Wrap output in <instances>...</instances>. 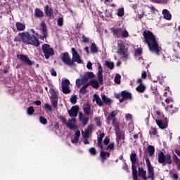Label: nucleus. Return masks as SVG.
Masks as SVG:
<instances>
[{
  "mask_svg": "<svg viewBox=\"0 0 180 180\" xmlns=\"http://www.w3.org/2000/svg\"><path fill=\"white\" fill-rule=\"evenodd\" d=\"M143 43H146L148 45L149 51L151 53H155L158 56L160 54V45L157 41V38L153 33L146 30L143 32Z\"/></svg>",
  "mask_w": 180,
  "mask_h": 180,
  "instance_id": "f257e3e1",
  "label": "nucleus"
},
{
  "mask_svg": "<svg viewBox=\"0 0 180 180\" xmlns=\"http://www.w3.org/2000/svg\"><path fill=\"white\" fill-rule=\"evenodd\" d=\"M14 41H22L25 44H31V46H34L35 47L40 46V40L34 35L30 34L29 32L18 33V35L15 37Z\"/></svg>",
  "mask_w": 180,
  "mask_h": 180,
  "instance_id": "f03ea898",
  "label": "nucleus"
},
{
  "mask_svg": "<svg viewBox=\"0 0 180 180\" xmlns=\"http://www.w3.org/2000/svg\"><path fill=\"white\" fill-rule=\"evenodd\" d=\"M146 167L148 169V176H147V171L144 170L143 167H141L138 168L137 176H140L143 180L151 179L154 180L155 173H154V167L151 165V162H150V159L148 158H146Z\"/></svg>",
  "mask_w": 180,
  "mask_h": 180,
  "instance_id": "7ed1b4c3",
  "label": "nucleus"
},
{
  "mask_svg": "<svg viewBox=\"0 0 180 180\" xmlns=\"http://www.w3.org/2000/svg\"><path fill=\"white\" fill-rule=\"evenodd\" d=\"M158 162L159 164H162V165H171L172 164V156L170 154H164V152L160 151L158 154Z\"/></svg>",
  "mask_w": 180,
  "mask_h": 180,
  "instance_id": "20e7f679",
  "label": "nucleus"
},
{
  "mask_svg": "<svg viewBox=\"0 0 180 180\" xmlns=\"http://www.w3.org/2000/svg\"><path fill=\"white\" fill-rule=\"evenodd\" d=\"M130 161L131 162V169H132V176L134 180H139V176H137V154L136 153H132L130 155Z\"/></svg>",
  "mask_w": 180,
  "mask_h": 180,
  "instance_id": "39448f33",
  "label": "nucleus"
},
{
  "mask_svg": "<svg viewBox=\"0 0 180 180\" xmlns=\"http://www.w3.org/2000/svg\"><path fill=\"white\" fill-rule=\"evenodd\" d=\"M41 50L46 60H49L50 57H53V56L56 54V53H54V49H53V48H51V46L49 44H44V45H42Z\"/></svg>",
  "mask_w": 180,
  "mask_h": 180,
  "instance_id": "423d86ee",
  "label": "nucleus"
},
{
  "mask_svg": "<svg viewBox=\"0 0 180 180\" xmlns=\"http://www.w3.org/2000/svg\"><path fill=\"white\" fill-rule=\"evenodd\" d=\"M72 67H77V64H75V63H77V64H82V63H84V61L81 60V56L78 54L75 48H72Z\"/></svg>",
  "mask_w": 180,
  "mask_h": 180,
  "instance_id": "0eeeda50",
  "label": "nucleus"
},
{
  "mask_svg": "<svg viewBox=\"0 0 180 180\" xmlns=\"http://www.w3.org/2000/svg\"><path fill=\"white\" fill-rule=\"evenodd\" d=\"M49 93L51 94L50 99L51 103L53 108L57 109L58 105V95H57V91H56L54 89H50Z\"/></svg>",
  "mask_w": 180,
  "mask_h": 180,
  "instance_id": "6e6552de",
  "label": "nucleus"
},
{
  "mask_svg": "<svg viewBox=\"0 0 180 180\" xmlns=\"http://www.w3.org/2000/svg\"><path fill=\"white\" fill-rule=\"evenodd\" d=\"M18 60L22 61V64H26L27 65L32 66L34 64V62L32 61L27 55L18 54L17 55Z\"/></svg>",
  "mask_w": 180,
  "mask_h": 180,
  "instance_id": "1a4fd4ad",
  "label": "nucleus"
},
{
  "mask_svg": "<svg viewBox=\"0 0 180 180\" xmlns=\"http://www.w3.org/2000/svg\"><path fill=\"white\" fill-rule=\"evenodd\" d=\"M61 60L68 67H72V59L68 52H64L62 53Z\"/></svg>",
  "mask_w": 180,
  "mask_h": 180,
  "instance_id": "9d476101",
  "label": "nucleus"
},
{
  "mask_svg": "<svg viewBox=\"0 0 180 180\" xmlns=\"http://www.w3.org/2000/svg\"><path fill=\"white\" fill-rule=\"evenodd\" d=\"M62 92L65 94H68L71 92L70 89V80L65 79L62 81Z\"/></svg>",
  "mask_w": 180,
  "mask_h": 180,
  "instance_id": "9b49d317",
  "label": "nucleus"
},
{
  "mask_svg": "<svg viewBox=\"0 0 180 180\" xmlns=\"http://www.w3.org/2000/svg\"><path fill=\"white\" fill-rule=\"evenodd\" d=\"M78 112H79V106L78 105H74L70 110H68L70 117H77L78 116Z\"/></svg>",
  "mask_w": 180,
  "mask_h": 180,
  "instance_id": "f8f14e48",
  "label": "nucleus"
},
{
  "mask_svg": "<svg viewBox=\"0 0 180 180\" xmlns=\"http://www.w3.org/2000/svg\"><path fill=\"white\" fill-rule=\"evenodd\" d=\"M44 11L46 16L48 17V19H53V18H54L53 8L50 7L49 5H46L44 7Z\"/></svg>",
  "mask_w": 180,
  "mask_h": 180,
  "instance_id": "ddd939ff",
  "label": "nucleus"
},
{
  "mask_svg": "<svg viewBox=\"0 0 180 180\" xmlns=\"http://www.w3.org/2000/svg\"><path fill=\"white\" fill-rule=\"evenodd\" d=\"M122 98L120 99V103H123L126 99H129V101H131L133 99V97L131 96V93L124 90L122 91Z\"/></svg>",
  "mask_w": 180,
  "mask_h": 180,
  "instance_id": "4468645a",
  "label": "nucleus"
},
{
  "mask_svg": "<svg viewBox=\"0 0 180 180\" xmlns=\"http://www.w3.org/2000/svg\"><path fill=\"white\" fill-rule=\"evenodd\" d=\"M73 123H77V118L69 119L68 122H66L65 124H66L70 130H77L78 126Z\"/></svg>",
  "mask_w": 180,
  "mask_h": 180,
  "instance_id": "2eb2a0df",
  "label": "nucleus"
},
{
  "mask_svg": "<svg viewBox=\"0 0 180 180\" xmlns=\"http://www.w3.org/2000/svg\"><path fill=\"white\" fill-rule=\"evenodd\" d=\"M98 72L97 74L98 78V82L100 85H103V69H102V65L98 63Z\"/></svg>",
  "mask_w": 180,
  "mask_h": 180,
  "instance_id": "dca6fc26",
  "label": "nucleus"
},
{
  "mask_svg": "<svg viewBox=\"0 0 180 180\" xmlns=\"http://www.w3.org/2000/svg\"><path fill=\"white\" fill-rule=\"evenodd\" d=\"M92 78H95V75L92 72H87L84 75L82 79V84H86L89 79H92Z\"/></svg>",
  "mask_w": 180,
  "mask_h": 180,
  "instance_id": "f3484780",
  "label": "nucleus"
},
{
  "mask_svg": "<svg viewBox=\"0 0 180 180\" xmlns=\"http://www.w3.org/2000/svg\"><path fill=\"white\" fill-rule=\"evenodd\" d=\"M79 120L82 122V124L84 127L88 124V122H89V117H86L84 113L79 112Z\"/></svg>",
  "mask_w": 180,
  "mask_h": 180,
  "instance_id": "a211bd4d",
  "label": "nucleus"
},
{
  "mask_svg": "<svg viewBox=\"0 0 180 180\" xmlns=\"http://www.w3.org/2000/svg\"><path fill=\"white\" fill-rule=\"evenodd\" d=\"M104 137H105V133H101L97 137V147H98L100 150H103V144L102 143L103 141Z\"/></svg>",
  "mask_w": 180,
  "mask_h": 180,
  "instance_id": "6ab92c4d",
  "label": "nucleus"
},
{
  "mask_svg": "<svg viewBox=\"0 0 180 180\" xmlns=\"http://www.w3.org/2000/svg\"><path fill=\"white\" fill-rule=\"evenodd\" d=\"M115 134L117 136V141L119 143L120 140H124V132L120 131V129L115 130Z\"/></svg>",
  "mask_w": 180,
  "mask_h": 180,
  "instance_id": "aec40b11",
  "label": "nucleus"
},
{
  "mask_svg": "<svg viewBox=\"0 0 180 180\" xmlns=\"http://www.w3.org/2000/svg\"><path fill=\"white\" fill-rule=\"evenodd\" d=\"M34 16L37 19H41L42 18H44V13L40 8H36L34 9Z\"/></svg>",
  "mask_w": 180,
  "mask_h": 180,
  "instance_id": "412c9836",
  "label": "nucleus"
},
{
  "mask_svg": "<svg viewBox=\"0 0 180 180\" xmlns=\"http://www.w3.org/2000/svg\"><path fill=\"white\" fill-rule=\"evenodd\" d=\"M91 130H92V127L91 125H89L87 128L84 130V131H82V134L84 140H88V139H89V131H91Z\"/></svg>",
  "mask_w": 180,
  "mask_h": 180,
  "instance_id": "4be33fe9",
  "label": "nucleus"
},
{
  "mask_svg": "<svg viewBox=\"0 0 180 180\" xmlns=\"http://www.w3.org/2000/svg\"><path fill=\"white\" fill-rule=\"evenodd\" d=\"M41 30L43 34L42 39H47V26L46 25V22H42L41 23Z\"/></svg>",
  "mask_w": 180,
  "mask_h": 180,
  "instance_id": "5701e85b",
  "label": "nucleus"
},
{
  "mask_svg": "<svg viewBox=\"0 0 180 180\" xmlns=\"http://www.w3.org/2000/svg\"><path fill=\"white\" fill-rule=\"evenodd\" d=\"M155 122L158 127H160V129L162 130H164V129H167L168 127V122H163L160 120H156Z\"/></svg>",
  "mask_w": 180,
  "mask_h": 180,
  "instance_id": "b1692460",
  "label": "nucleus"
},
{
  "mask_svg": "<svg viewBox=\"0 0 180 180\" xmlns=\"http://www.w3.org/2000/svg\"><path fill=\"white\" fill-rule=\"evenodd\" d=\"M83 110L86 116H89L91 115V105L89 103H84Z\"/></svg>",
  "mask_w": 180,
  "mask_h": 180,
  "instance_id": "393cba45",
  "label": "nucleus"
},
{
  "mask_svg": "<svg viewBox=\"0 0 180 180\" xmlns=\"http://www.w3.org/2000/svg\"><path fill=\"white\" fill-rule=\"evenodd\" d=\"M117 115V112L115 110L112 111L110 115L107 117V123L108 124H110V120H113L114 119H116V116Z\"/></svg>",
  "mask_w": 180,
  "mask_h": 180,
  "instance_id": "a878e982",
  "label": "nucleus"
},
{
  "mask_svg": "<svg viewBox=\"0 0 180 180\" xmlns=\"http://www.w3.org/2000/svg\"><path fill=\"white\" fill-rule=\"evenodd\" d=\"M87 85H89V86H92L96 89H98V88H99V82H98V80L96 79H91L89 83H87Z\"/></svg>",
  "mask_w": 180,
  "mask_h": 180,
  "instance_id": "bb28decb",
  "label": "nucleus"
},
{
  "mask_svg": "<svg viewBox=\"0 0 180 180\" xmlns=\"http://www.w3.org/2000/svg\"><path fill=\"white\" fill-rule=\"evenodd\" d=\"M96 101V103L98 105V106L102 107L103 105V101L101 99V97L96 94L94 95V100Z\"/></svg>",
  "mask_w": 180,
  "mask_h": 180,
  "instance_id": "cd10ccee",
  "label": "nucleus"
},
{
  "mask_svg": "<svg viewBox=\"0 0 180 180\" xmlns=\"http://www.w3.org/2000/svg\"><path fill=\"white\" fill-rule=\"evenodd\" d=\"M162 15H164V18L166 19V20H171L172 18L171 13H169V11L167 9L162 10Z\"/></svg>",
  "mask_w": 180,
  "mask_h": 180,
  "instance_id": "c85d7f7f",
  "label": "nucleus"
},
{
  "mask_svg": "<svg viewBox=\"0 0 180 180\" xmlns=\"http://www.w3.org/2000/svg\"><path fill=\"white\" fill-rule=\"evenodd\" d=\"M15 26H16L18 32H23V30H25V29H26V25H25V24L20 22H17L15 23Z\"/></svg>",
  "mask_w": 180,
  "mask_h": 180,
  "instance_id": "c756f323",
  "label": "nucleus"
},
{
  "mask_svg": "<svg viewBox=\"0 0 180 180\" xmlns=\"http://www.w3.org/2000/svg\"><path fill=\"white\" fill-rule=\"evenodd\" d=\"M103 103H105V105H110L112 103V99L106 97V95L103 94L101 95Z\"/></svg>",
  "mask_w": 180,
  "mask_h": 180,
  "instance_id": "7c9ffc66",
  "label": "nucleus"
},
{
  "mask_svg": "<svg viewBox=\"0 0 180 180\" xmlns=\"http://www.w3.org/2000/svg\"><path fill=\"white\" fill-rule=\"evenodd\" d=\"M173 161L176 164L178 170L180 171V159L175 154L173 155Z\"/></svg>",
  "mask_w": 180,
  "mask_h": 180,
  "instance_id": "2f4dec72",
  "label": "nucleus"
},
{
  "mask_svg": "<svg viewBox=\"0 0 180 180\" xmlns=\"http://www.w3.org/2000/svg\"><path fill=\"white\" fill-rule=\"evenodd\" d=\"M112 34L114 36H119V34H122V32L123 30L122 28H112L111 29Z\"/></svg>",
  "mask_w": 180,
  "mask_h": 180,
  "instance_id": "473e14b6",
  "label": "nucleus"
},
{
  "mask_svg": "<svg viewBox=\"0 0 180 180\" xmlns=\"http://www.w3.org/2000/svg\"><path fill=\"white\" fill-rule=\"evenodd\" d=\"M148 153L149 154V157H153V155H154V153H155V148L151 145H149L148 146Z\"/></svg>",
  "mask_w": 180,
  "mask_h": 180,
  "instance_id": "72a5a7b5",
  "label": "nucleus"
},
{
  "mask_svg": "<svg viewBox=\"0 0 180 180\" xmlns=\"http://www.w3.org/2000/svg\"><path fill=\"white\" fill-rule=\"evenodd\" d=\"M136 91H137V92L143 94V92L146 91V86H144V84H141L136 88Z\"/></svg>",
  "mask_w": 180,
  "mask_h": 180,
  "instance_id": "f704fd0d",
  "label": "nucleus"
},
{
  "mask_svg": "<svg viewBox=\"0 0 180 180\" xmlns=\"http://www.w3.org/2000/svg\"><path fill=\"white\" fill-rule=\"evenodd\" d=\"M112 125L115 127V130H119L120 129V124L117 121V118H114L112 120Z\"/></svg>",
  "mask_w": 180,
  "mask_h": 180,
  "instance_id": "c9c22d12",
  "label": "nucleus"
},
{
  "mask_svg": "<svg viewBox=\"0 0 180 180\" xmlns=\"http://www.w3.org/2000/svg\"><path fill=\"white\" fill-rule=\"evenodd\" d=\"M90 50L93 54L98 53V46H96V44L95 43L91 44Z\"/></svg>",
  "mask_w": 180,
  "mask_h": 180,
  "instance_id": "e433bc0d",
  "label": "nucleus"
},
{
  "mask_svg": "<svg viewBox=\"0 0 180 180\" xmlns=\"http://www.w3.org/2000/svg\"><path fill=\"white\" fill-rule=\"evenodd\" d=\"M88 86H89V84H84L80 89H79V94H81L82 95H85V94H86V89L88 88Z\"/></svg>",
  "mask_w": 180,
  "mask_h": 180,
  "instance_id": "4c0bfd02",
  "label": "nucleus"
},
{
  "mask_svg": "<svg viewBox=\"0 0 180 180\" xmlns=\"http://www.w3.org/2000/svg\"><path fill=\"white\" fill-rule=\"evenodd\" d=\"M105 65H106L107 68H109L110 70H113L115 68V63L113 62L105 60Z\"/></svg>",
  "mask_w": 180,
  "mask_h": 180,
  "instance_id": "58836bf2",
  "label": "nucleus"
},
{
  "mask_svg": "<svg viewBox=\"0 0 180 180\" xmlns=\"http://www.w3.org/2000/svg\"><path fill=\"white\" fill-rule=\"evenodd\" d=\"M100 157L102 160V162H105V161H106V152L103 151V150H101Z\"/></svg>",
  "mask_w": 180,
  "mask_h": 180,
  "instance_id": "ea45409f",
  "label": "nucleus"
},
{
  "mask_svg": "<svg viewBox=\"0 0 180 180\" xmlns=\"http://www.w3.org/2000/svg\"><path fill=\"white\" fill-rule=\"evenodd\" d=\"M105 150L108 151L110 150V151H114L115 150V143L111 142L110 144L107 146L105 148Z\"/></svg>",
  "mask_w": 180,
  "mask_h": 180,
  "instance_id": "a19ab883",
  "label": "nucleus"
},
{
  "mask_svg": "<svg viewBox=\"0 0 180 180\" xmlns=\"http://www.w3.org/2000/svg\"><path fill=\"white\" fill-rule=\"evenodd\" d=\"M117 16H119L120 18H122V16H124V8L123 7L118 9Z\"/></svg>",
  "mask_w": 180,
  "mask_h": 180,
  "instance_id": "79ce46f5",
  "label": "nucleus"
},
{
  "mask_svg": "<svg viewBox=\"0 0 180 180\" xmlns=\"http://www.w3.org/2000/svg\"><path fill=\"white\" fill-rule=\"evenodd\" d=\"M121 78H122V77L120 76V75L116 74L115 77V79H114L115 84H117L118 85H120Z\"/></svg>",
  "mask_w": 180,
  "mask_h": 180,
  "instance_id": "37998d69",
  "label": "nucleus"
},
{
  "mask_svg": "<svg viewBox=\"0 0 180 180\" xmlns=\"http://www.w3.org/2000/svg\"><path fill=\"white\" fill-rule=\"evenodd\" d=\"M27 113L30 116L33 115V113H34V108H33V106H30L27 110Z\"/></svg>",
  "mask_w": 180,
  "mask_h": 180,
  "instance_id": "c03bdc74",
  "label": "nucleus"
},
{
  "mask_svg": "<svg viewBox=\"0 0 180 180\" xmlns=\"http://www.w3.org/2000/svg\"><path fill=\"white\" fill-rule=\"evenodd\" d=\"M143 54V49L141 48H138L135 50V56L139 57Z\"/></svg>",
  "mask_w": 180,
  "mask_h": 180,
  "instance_id": "a18cd8bd",
  "label": "nucleus"
},
{
  "mask_svg": "<svg viewBox=\"0 0 180 180\" xmlns=\"http://www.w3.org/2000/svg\"><path fill=\"white\" fill-rule=\"evenodd\" d=\"M89 153L91 154V155H93L94 157L96 155V149L94 147H91L89 150Z\"/></svg>",
  "mask_w": 180,
  "mask_h": 180,
  "instance_id": "49530a36",
  "label": "nucleus"
},
{
  "mask_svg": "<svg viewBox=\"0 0 180 180\" xmlns=\"http://www.w3.org/2000/svg\"><path fill=\"white\" fill-rule=\"evenodd\" d=\"M94 122H96V126H98V127L102 126V122H101V117H96L94 118Z\"/></svg>",
  "mask_w": 180,
  "mask_h": 180,
  "instance_id": "de8ad7c7",
  "label": "nucleus"
},
{
  "mask_svg": "<svg viewBox=\"0 0 180 180\" xmlns=\"http://www.w3.org/2000/svg\"><path fill=\"white\" fill-rule=\"evenodd\" d=\"M149 134L150 136H156V134H158V131H157V129L152 128L149 131Z\"/></svg>",
  "mask_w": 180,
  "mask_h": 180,
  "instance_id": "09e8293b",
  "label": "nucleus"
},
{
  "mask_svg": "<svg viewBox=\"0 0 180 180\" xmlns=\"http://www.w3.org/2000/svg\"><path fill=\"white\" fill-rule=\"evenodd\" d=\"M57 23H58V26L61 27V26H63V25H64V18H58Z\"/></svg>",
  "mask_w": 180,
  "mask_h": 180,
  "instance_id": "8fccbe9b",
  "label": "nucleus"
},
{
  "mask_svg": "<svg viewBox=\"0 0 180 180\" xmlns=\"http://www.w3.org/2000/svg\"><path fill=\"white\" fill-rule=\"evenodd\" d=\"M126 51H127V49H123V47H120L117 51V53L120 55L124 54Z\"/></svg>",
  "mask_w": 180,
  "mask_h": 180,
  "instance_id": "3c124183",
  "label": "nucleus"
},
{
  "mask_svg": "<svg viewBox=\"0 0 180 180\" xmlns=\"http://www.w3.org/2000/svg\"><path fill=\"white\" fill-rule=\"evenodd\" d=\"M39 122L41 124H47V119L44 118L43 116H40Z\"/></svg>",
  "mask_w": 180,
  "mask_h": 180,
  "instance_id": "603ef678",
  "label": "nucleus"
},
{
  "mask_svg": "<svg viewBox=\"0 0 180 180\" xmlns=\"http://www.w3.org/2000/svg\"><path fill=\"white\" fill-rule=\"evenodd\" d=\"M70 102H71V103H72V105H75V103H77V96L76 95H73L71 96Z\"/></svg>",
  "mask_w": 180,
  "mask_h": 180,
  "instance_id": "864d4df0",
  "label": "nucleus"
},
{
  "mask_svg": "<svg viewBox=\"0 0 180 180\" xmlns=\"http://www.w3.org/2000/svg\"><path fill=\"white\" fill-rule=\"evenodd\" d=\"M170 176L174 180H178V179L179 178V175H178V173H172L170 174Z\"/></svg>",
  "mask_w": 180,
  "mask_h": 180,
  "instance_id": "5fc2aeb1",
  "label": "nucleus"
},
{
  "mask_svg": "<svg viewBox=\"0 0 180 180\" xmlns=\"http://www.w3.org/2000/svg\"><path fill=\"white\" fill-rule=\"evenodd\" d=\"M122 37L124 38V39H126L127 38V37L129 36V32H127V30H124V31H122Z\"/></svg>",
  "mask_w": 180,
  "mask_h": 180,
  "instance_id": "6e6d98bb",
  "label": "nucleus"
},
{
  "mask_svg": "<svg viewBox=\"0 0 180 180\" xmlns=\"http://www.w3.org/2000/svg\"><path fill=\"white\" fill-rule=\"evenodd\" d=\"M103 143L104 146H108V144L110 143V139H109V137L106 136L103 140Z\"/></svg>",
  "mask_w": 180,
  "mask_h": 180,
  "instance_id": "4d7b16f0",
  "label": "nucleus"
},
{
  "mask_svg": "<svg viewBox=\"0 0 180 180\" xmlns=\"http://www.w3.org/2000/svg\"><path fill=\"white\" fill-rule=\"evenodd\" d=\"M44 108L49 110V112H53V108H51V105L49 103H45Z\"/></svg>",
  "mask_w": 180,
  "mask_h": 180,
  "instance_id": "13d9d810",
  "label": "nucleus"
},
{
  "mask_svg": "<svg viewBox=\"0 0 180 180\" xmlns=\"http://www.w3.org/2000/svg\"><path fill=\"white\" fill-rule=\"evenodd\" d=\"M82 41L83 43H89V38L86 37L85 35H82Z\"/></svg>",
  "mask_w": 180,
  "mask_h": 180,
  "instance_id": "bf43d9fd",
  "label": "nucleus"
},
{
  "mask_svg": "<svg viewBox=\"0 0 180 180\" xmlns=\"http://www.w3.org/2000/svg\"><path fill=\"white\" fill-rule=\"evenodd\" d=\"M169 113H170L171 115H174V113H177V112H178V108H172V109L169 110Z\"/></svg>",
  "mask_w": 180,
  "mask_h": 180,
  "instance_id": "052dcab7",
  "label": "nucleus"
},
{
  "mask_svg": "<svg viewBox=\"0 0 180 180\" xmlns=\"http://www.w3.org/2000/svg\"><path fill=\"white\" fill-rule=\"evenodd\" d=\"M59 120H61V122L63 123H64V124H65L67 123V119H65L63 116L60 115L58 117Z\"/></svg>",
  "mask_w": 180,
  "mask_h": 180,
  "instance_id": "680f3d73",
  "label": "nucleus"
},
{
  "mask_svg": "<svg viewBox=\"0 0 180 180\" xmlns=\"http://www.w3.org/2000/svg\"><path fill=\"white\" fill-rule=\"evenodd\" d=\"M50 72H51V75H52V77H56L57 72H56V70H54V68H51L50 70Z\"/></svg>",
  "mask_w": 180,
  "mask_h": 180,
  "instance_id": "e2e57ef3",
  "label": "nucleus"
},
{
  "mask_svg": "<svg viewBox=\"0 0 180 180\" xmlns=\"http://www.w3.org/2000/svg\"><path fill=\"white\" fill-rule=\"evenodd\" d=\"M79 140V138L75 136L74 139L72 140V143L73 144H75V143H78Z\"/></svg>",
  "mask_w": 180,
  "mask_h": 180,
  "instance_id": "0e129e2a",
  "label": "nucleus"
},
{
  "mask_svg": "<svg viewBox=\"0 0 180 180\" xmlns=\"http://www.w3.org/2000/svg\"><path fill=\"white\" fill-rule=\"evenodd\" d=\"M148 8L149 9H150L152 13H155V11H157L155 7H154L153 6H151L150 7H148Z\"/></svg>",
  "mask_w": 180,
  "mask_h": 180,
  "instance_id": "69168bd1",
  "label": "nucleus"
},
{
  "mask_svg": "<svg viewBox=\"0 0 180 180\" xmlns=\"http://www.w3.org/2000/svg\"><path fill=\"white\" fill-rule=\"evenodd\" d=\"M86 68H88V70H92V63L88 62L86 65Z\"/></svg>",
  "mask_w": 180,
  "mask_h": 180,
  "instance_id": "338daca9",
  "label": "nucleus"
},
{
  "mask_svg": "<svg viewBox=\"0 0 180 180\" xmlns=\"http://www.w3.org/2000/svg\"><path fill=\"white\" fill-rule=\"evenodd\" d=\"M9 72V68H4L3 70V74H8Z\"/></svg>",
  "mask_w": 180,
  "mask_h": 180,
  "instance_id": "774afa93",
  "label": "nucleus"
}]
</instances>
